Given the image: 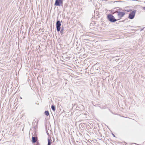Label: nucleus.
I'll list each match as a JSON object with an SVG mask.
<instances>
[{
  "mask_svg": "<svg viewBox=\"0 0 145 145\" xmlns=\"http://www.w3.org/2000/svg\"><path fill=\"white\" fill-rule=\"evenodd\" d=\"M108 20L110 22H114L117 20L114 17L112 14H109L107 16Z\"/></svg>",
  "mask_w": 145,
  "mask_h": 145,
  "instance_id": "f257e3e1",
  "label": "nucleus"
},
{
  "mask_svg": "<svg viewBox=\"0 0 145 145\" xmlns=\"http://www.w3.org/2000/svg\"><path fill=\"white\" fill-rule=\"evenodd\" d=\"M136 11L135 10H133L132 12H131L129 14V16H128V18L131 19H133L135 15V13L136 12Z\"/></svg>",
  "mask_w": 145,
  "mask_h": 145,
  "instance_id": "f03ea898",
  "label": "nucleus"
},
{
  "mask_svg": "<svg viewBox=\"0 0 145 145\" xmlns=\"http://www.w3.org/2000/svg\"><path fill=\"white\" fill-rule=\"evenodd\" d=\"M63 4V1L62 0H56L54 5L60 6H62Z\"/></svg>",
  "mask_w": 145,
  "mask_h": 145,
  "instance_id": "7ed1b4c3",
  "label": "nucleus"
},
{
  "mask_svg": "<svg viewBox=\"0 0 145 145\" xmlns=\"http://www.w3.org/2000/svg\"><path fill=\"white\" fill-rule=\"evenodd\" d=\"M61 23L60 21L58 20L57 21L56 23V26L57 30V31H59L61 29Z\"/></svg>",
  "mask_w": 145,
  "mask_h": 145,
  "instance_id": "20e7f679",
  "label": "nucleus"
},
{
  "mask_svg": "<svg viewBox=\"0 0 145 145\" xmlns=\"http://www.w3.org/2000/svg\"><path fill=\"white\" fill-rule=\"evenodd\" d=\"M116 12L118 13V16L119 18H121L123 17L125 14V12L121 11H117Z\"/></svg>",
  "mask_w": 145,
  "mask_h": 145,
  "instance_id": "39448f33",
  "label": "nucleus"
},
{
  "mask_svg": "<svg viewBox=\"0 0 145 145\" xmlns=\"http://www.w3.org/2000/svg\"><path fill=\"white\" fill-rule=\"evenodd\" d=\"M37 140V138L36 137H32V142L33 143L35 142Z\"/></svg>",
  "mask_w": 145,
  "mask_h": 145,
  "instance_id": "423d86ee",
  "label": "nucleus"
},
{
  "mask_svg": "<svg viewBox=\"0 0 145 145\" xmlns=\"http://www.w3.org/2000/svg\"><path fill=\"white\" fill-rule=\"evenodd\" d=\"M48 145H51V144L52 140L51 139L48 138Z\"/></svg>",
  "mask_w": 145,
  "mask_h": 145,
  "instance_id": "0eeeda50",
  "label": "nucleus"
},
{
  "mask_svg": "<svg viewBox=\"0 0 145 145\" xmlns=\"http://www.w3.org/2000/svg\"><path fill=\"white\" fill-rule=\"evenodd\" d=\"M51 108L54 111L55 110V106L52 105L51 106Z\"/></svg>",
  "mask_w": 145,
  "mask_h": 145,
  "instance_id": "6e6552de",
  "label": "nucleus"
},
{
  "mask_svg": "<svg viewBox=\"0 0 145 145\" xmlns=\"http://www.w3.org/2000/svg\"><path fill=\"white\" fill-rule=\"evenodd\" d=\"M44 114H45V115H46L47 116L49 115V112L47 111H45Z\"/></svg>",
  "mask_w": 145,
  "mask_h": 145,
  "instance_id": "1a4fd4ad",
  "label": "nucleus"
},
{
  "mask_svg": "<svg viewBox=\"0 0 145 145\" xmlns=\"http://www.w3.org/2000/svg\"><path fill=\"white\" fill-rule=\"evenodd\" d=\"M63 29H64L63 28V27H62L60 31L61 33H62V32H63Z\"/></svg>",
  "mask_w": 145,
  "mask_h": 145,
  "instance_id": "9d476101",
  "label": "nucleus"
},
{
  "mask_svg": "<svg viewBox=\"0 0 145 145\" xmlns=\"http://www.w3.org/2000/svg\"><path fill=\"white\" fill-rule=\"evenodd\" d=\"M36 145H40V144L39 143V142H38Z\"/></svg>",
  "mask_w": 145,
  "mask_h": 145,
  "instance_id": "9b49d317",
  "label": "nucleus"
},
{
  "mask_svg": "<svg viewBox=\"0 0 145 145\" xmlns=\"http://www.w3.org/2000/svg\"><path fill=\"white\" fill-rule=\"evenodd\" d=\"M144 9H145V7H144Z\"/></svg>",
  "mask_w": 145,
  "mask_h": 145,
  "instance_id": "f8f14e48",
  "label": "nucleus"
},
{
  "mask_svg": "<svg viewBox=\"0 0 145 145\" xmlns=\"http://www.w3.org/2000/svg\"><path fill=\"white\" fill-rule=\"evenodd\" d=\"M20 98L21 99H22V98L21 97Z\"/></svg>",
  "mask_w": 145,
  "mask_h": 145,
  "instance_id": "ddd939ff",
  "label": "nucleus"
}]
</instances>
